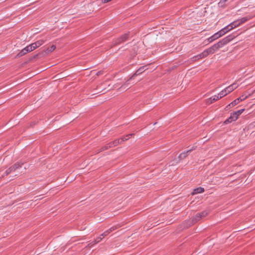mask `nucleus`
<instances>
[{
  "instance_id": "31",
  "label": "nucleus",
  "mask_w": 255,
  "mask_h": 255,
  "mask_svg": "<svg viewBox=\"0 0 255 255\" xmlns=\"http://www.w3.org/2000/svg\"><path fill=\"white\" fill-rule=\"evenodd\" d=\"M110 232L108 230H106V231H105L103 234H102L101 235V236H102V237H106L107 236H108L109 234H110Z\"/></svg>"
},
{
  "instance_id": "3",
  "label": "nucleus",
  "mask_w": 255,
  "mask_h": 255,
  "mask_svg": "<svg viewBox=\"0 0 255 255\" xmlns=\"http://www.w3.org/2000/svg\"><path fill=\"white\" fill-rule=\"evenodd\" d=\"M238 87V85L236 83H234L221 91L219 93V95H221V97H224L227 94L232 92L234 90L236 89Z\"/></svg>"
},
{
  "instance_id": "24",
  "label": "nucleus",
  "mask_w": 255,
  "mask_h": 255,
  "mask_svg": "<svg viewBox=\"0 0 255 255\" xmlns=\"http://www.w3.org/2000/svg\"><path fill=\"white\" fill-rule=\"evenodd\" d=\"M197 216L198 213L193 218L191 224H194L201 219L200 217Z\"/></svg>"
},
{
  "instance_id": "29",
  "label": "nucleus",
  "mask_w": 255,
  "mask_h": 255,
  "mask_svg": "<svg viewBox=\"0 0 255 255\" xmlns=\"http://www.w3.org/2000/svg\"><path fill=\"white\" fill-rule=\"evenodd\" d=\"M217 32L220 37L222 36L223 35H224V34H226L225 30H224V29H223V28H222V29H221L220 31H219Z\"/></svg>"
},
{
  "instance_id": "1",
  "label": "nucleus",
  "mask_w": 255,
  "mask_h": 255,
  "mask_svg": "<svg viewBox=\"0 0 255 255\" xmlns=\"http://www.w3.org/2000/svg\"><path fill=\"white\" fill-rule=\"evenodd\" d=\"M235 37V36L233 34L229 35L219 41L218 43L214 44V47L217 49V50H218L220 48L223 47L224 45L227 44L232 40Z\"/></svg>"
},
{
  "instance_id": "17",
  "label": "nucleus",
  "mask_w": 255,
  "mask_h": 255,
  "mask_svg": "<svg viewBox=\"0 0 255 255\" xmlns=\"http://www.w3.org/2000/svg\"><path fill=\"white\" fill-rule=\"evenodd\" d=\"M231 24L233 28H236L239 26H240L242 23H240V19H238L231 23Z\"/></svg>"
},
{
  "instance_id": "8",
  "label": "nucleus",
  "mask_w": 255,
  "mask_h": 255,
  "mask_svg": "<svg viewBox=\"0 0 255 255\" xmlns=\"http://www.w3.org/2000/svg\"><path fill=\"white\" fill-rule=\"evenodd\" d=\"M238 119V117L236 115V114L233 112L231 113L230 117L225 121L224 123L225 124H228L233 121H236Z\"/></svg>"
},
{
  "instance_id": "33",
  "label": "nucleus",
  "mask_w": 255,
  "mask_h": 255,
  "mask_svg": "<svg viewBox=\"0 0 255 255\" xmlns=\"http://www.w3.org/2000/svg\"><path fill=\"white\" fill-rule=\"evenodd\" d=\"M226 1H227V0H220V2L219 3V4L221 6H223Z\"/></svg>"
},
{
  "instance_id": "5",
  "label": "nucleus",
  "mask_w": 255,
  "mask_h": 255,
  "mask_svg": "<svg viewBox=\"0 0 255 255\" xmlns=\"http://www.w3.org/2000/svg\"><path fill=\"white\" fill-rule=\"evenodd\" d=\"M44 42V41L43 40H38L34 43H32V44H30L29 45L27 46L30 51H32L34 50L36 48L39 47L41 45H42Z\"/></svg>"
},
{
  "instance_id": "13",
  "label": "nucleus",
  "mask_w": 255,
  "mask_h": 255,
  "mask_svg": "<svg viewBox=\"0 0 255 255\" xmlns=\"http://www.w3.org/2000/svg\"><path fill=\"white\" fill-rule=\"evenodd\" d=\"M220 37V36H219L218 32H216L214 35H213L212 36H211V37L208 38V40L209 41V42H212L213 41H214L215 40H216Z\"/></svg>"
},
{
  "instance_id": "22",
  "label": "nucleus",
  "mask_w": 255,
  "mask_h": 255,
  "mask_svg": "<svg viewBox=\"0 0 255 255\" xmlns=\"http://www.w3.org/2000/svg\"><path fill=\"white\" fill-rule=\"evenodd\" d=\"M208 214V213L206 211H204L201 213H198L197 217H199L201 218V219H202V218L206 217Z\"/></svg>"
},
{
  "instance_id": "25",
  "label": "nucleus",
  "mask_w": 255,
  "mask_h": 255,
  "mask_svg": "<svg viewBox=\"0 0 255 255\" xmlns=\"http://www.w3.org/2000/svg\"><path fill=\"white\" fill-rule=\"evenodd\" d=\"M233 29V28L232 26L231 23L228 25L226 26V27H225L224 28H223V29H224L226 33Z\"/></svg>"
},
{
  "instance_id": "20",
  "label": "nucleus",
  "mask_w": 255,
  "mask_h": 255,
  "mask_svg": "<svg viewBox=\"0 0 255 255\" xmlns=\"http://www.w3.org/2000/svg\"><path fill=\"white\" fill-rule=\"evenodd\" d=\"M111 148L109 143L105 145V146H103L101 148L100 150H98V152H100L102 151H104L105 150H107L109 148Z\"/></svg>"
},
{
  "instance_id": "16",
  "label": "nucleus",
  "mask_w": 255,
  "mask_h": 255,
  "mask_svg": "<svg viewBox=\"0 0 255 255\" xmlns=\"http://www.w3.org/2000/svg\"><path fill=\"white\" fill-rule=\"evenodd\" d=\"M204 192V189L201 187H198L194 190L192 192V194H196L198 193H201Z\"/></svg>"
},
{
  "instance_id": "10",
  "label": "nucleus",
  "mask_w": 255,
  "mask_h": 255,
  "mask_svg": "<svg viewBox=\"0 0 255 255\" xmlns=\"http://www.w3.org/2000/svg\"><path fill=\"white\" fill-rule=\"evenodd\" d=\"M194 149L192 148L190 149H189L186 151L183 152L181 153H180L178 156V158L180 160H182L184 159L188 155V154L193 150Z\"/></svg>"
},
{
  "instance_id": "4",
  "label": "nucleus",
  "mask_w": 255,
  "mask_h": 255,
  "mask_svg": "<svg viewBox=\"0 0 255 255\" xmlns=\"http://www.w3.org/2000/svg\"><path fill=\"white\" fill-rule=\"evenodd\" d=\"M23 164V163L21 162H17L15 163L14 165L10 166L9 168H8L4 173V175H7L10 173L14 172L17 169L19 168L22 166Z\"/></svg>"
},
{
  "instance_id": "11",
  "label": "nucleus",
  "mask_w": 255,
  "mask_h": 255,
  "mask_svg": "<svg viewBox=\"0 0 255 255\" xmlns=\"http://www.w3.org/2000/svg\"><path fill=\"white\" fill-rule=\"evenodd\" d=\"M30 52L28 46H26V47H25L24 48H23V49H22L17 54V57H21L22 56H23L24 55L26 54V53H27L28 52Z\"/></svg>"
},
{
  "instance_id": "9",
  "label": "nucleus",
  "mask_w": 255,
  "mask_h": 255,
  "mask_svg": "<svg viewBox=\"0 0 255 255\" xmlns=\"http://www.w3.org/2000/svg\"><path fill=\"white\" fill-rule=\"evenodd\" d=\"M223 98L221 95H219V94L217 95H214L213 97H211L207 101V102L209 104H211L215 101H216L220 99Z\"/></svg>"
},
{
  "instance_id": "6",
  "label": "nucleus",
  "mask_w": 255,
  "mask_h": 255,
  "mask_svg": "<svg viewBox=\"0 0 255 255\" xmlns=\"http://www.w3.org/2000/svg\"><path fill=\"white\" fill-rule=\"evenodd\" d=\"M217 49L214 47V45L208 48L207 49L204 50L203 52H202V57H206L208 55L210 54H213L217 51Z\"/></svg>"
},
{
  "instance_id": "27",
  "label": "nucleus",
  "mask_w": 255,
  "mask_h": 255,
  "mask_svg": "<svg viewBox=\"0 0 255 255\" xmlns=\"http://www.w3.org/2000/svg\"><path fill=\"white\" fill-rule=\"evenodd\" d=\"M121 226L120 225H115V226H114L112 227L110 229H109L108 230L110 232V233H111L112 232H113V231L116 230V229H118Z\"/></svg>"
},
{
  "instance_id": "34",
  "label": "nucleus",
  "mask_w": 255,
  "mask_h": 255,
  "mask_svg": "<svg viewBox=\"0 0 255 255\" xmlns=\"http://www.w3.org/2000/svg\"><path fill=\"white\" fill-rule=\"evenodd\" d=\"M55 49H56V46H55V45H52L50 47V49H49V51H50V52H52V51H53V50H54Z\"/></svg>"
},
{
  "instance_id": "21",
  "label": "nucleus",
  "mask_w": 255,
  "mask_h": 255,
  "mask_svg": "<svg viewBox=\"0 0 255 255\" xmlns=\"http://www.w3.org/2000/svg\"><path fill=\"white\" fill-rule=\"evenodd\" d=\"M251 16H248L243 17L241 19H239L240 20V23L243 24V23H245V22L247 21L248 20L251 19Z\"/></svg>"
},
{
  "instance_id": "14",
  "label": "nucleus",
  "mask_w": 255,
  "mask_h": 255,
  "mask_svg": "<svg viewBox=\"0 0 255 255\" xmlns=\"http://www.w3.org/2000/svg\"><path fill=\"white\" fill-rule=\"evenodd\" d=\"M102 239V236H99L98 237V238H97L94 241L92 242L91 243H90L89 245H88V246L89 247H92L93 246H94V245H96V244L98 243L99 242H100Z\"/></svg>"
},
{
  "instance_id": "12",
  "label": "nucleus",
  "mask_w": 255,
  "mask_h": 255,
  "mask_svg": "<svg viewBox=\"0 0 255 255\" xmlns=\"http://www.w3.org/2000/svg\"><path fill=\"white\" fill-rule=\"evenodd\" d=\"M240 102V100L237 98L236 100H235L234 101H233L232 103L229 104L228 105H227L226 107V110H228L230 109L231 107H233L236 105L238 104Z\"/></svg>"
},
{
  "instance_id": "32",
  "label": "nucleus",
  "mask_w": 255,
  "mask_h": 255,
  "mask_svg": "<svg viewBox=\"0 0 255 255\" xmlns=\"http://www.w3.org/2000/svg\"><path fill=\"white\" fill-rule=\"evenodd\" d=\"M248 97V96H246V95H243L242 96H241L240 97L238 98V99L240 100V101L241 102V101L246 99Z\"/></svg>"
},
{
  "instance_id": "2",
  "label": "nucleus",
  "mask_w": 255,
  "mask_h": 255,
  "mask_svg": "<svg viewBox=\"0 0 255 255\" xmlns=\"http://www.w3.org/2000/svg\"><path fill=\"white\" fill-rule=\"evenodd\" d=\"M235 37V36L233 34L229 35L219 41L218 43L214 44V47L217 49V50H218L220 48L223 47L224 45L227 44L232 40Z\"/></svg>"
},
{
  "instance_id": "7",
  "label": "nucleus",
  "mask_w": 255,
  "mask_h": 255,
  "mask_svg": "<svg viewBox=\"0 0 255 255\" xmlns=\"http://www.w3.org/2000/svg\"><path fill=\"white\" fill-rule=\"evenodd\" d=\"M128 34L126 33V34L122 35L120 37H119V38L116 39L115 41H114L113 44L114 45L120 44L122 43V42L127 40L128 38Z\"/></svg>"
},
{
  "instance_id": "23",
  "label": "nucleus",
  "mask_w": 255,
  "mask_h": 255,
  "mask_svg": "<svg viewBox=\"0 0 255 255\" xmlns=\"http://www.w3.org/2000/svg\"><path fill=\"white\" fill-rule=\"evenodd\" d=\"M203 58L204 57H202V53H200V54L192 57V61H196L197 60H199V59Z\"/></svg>"
},
{
  "instance_id": "18",
  "label": "nucleus",
  "mask_w": 255,
  "mask_h": 255,
  "mask_svg": "<svg viewBox=\"0 0 255 255\" xmlns=\"http://www.w3.org/2000/svg\"><path fill=\"white\" fill-rule=\"evenodd\" d=\"M133 135H134L133 133L128 134L126 135V137H127L128 138H126L125 136L121 137V138H120V143H121L123 141L127 140L128 139V138H130Z\"/></svg>"
},
{
  "instance_id": "26",
  "label": "nucleus",
  "mask_w": 255,
  "mask_h": 255,
  "mask_svg": "<svg viewBox=\"0 0 255 255\" xmlns=\"http://www.w3.org/2000/svg\"><path fill=\"white\" fill-rule=\"evenodd\" d=\"M121 226L120 225H115V226H114L112 227L110 229H109L108 230L110 232V233H111L112 232H113V231L116 230V229H118Z\"/></svg>"
},
{
  "instance_id": "19",
  "label": "nucleus",
  "mask_w": 255,
  "mask_h": 255,
  "mask_svg": "<svg viewBox=\"0 0 255 255\" xmlns=\"http://www.w3.org/2000/svg\"><path fill=\"white\" fill-rule=\"evenodd\" d=\"M144 66H143V67H141L140 68H139L136 71V72L134 73V74L132 76V77L135 76V75H139L141 73H142L144 70Z\"/></svg>"
},
{
  "instance_id": "28",
  "label": "nucleus",
  "mask_w": 255,
  "mask_h": 255,
  "mask_svg": "<svg viewBox=\"0 0 255 255\" xmlns=\"http://www.w3.org/2000/svg\"><path fill=\"white\" fill-rule=\"evenodd\" d=\"M245 111V109H241V110H238L236 112H234L236 114V115L238 117H239V116L241 115L243 112Z\"/></svg>"
},
{
  "instance_id": "35",
  "label": "nucleus",
  "mask_w": 255,
  "mask_h": 255,
  "mask_svg": "<svg viewBox=\"0 0 255 255\" xmlns=\"http://www.w3.org/2000/svg\"><path fill=\"white\" fill-rule=\"evenodd\" d=\"M100 74V71L97 73V75H99Z\"/></svg>"
},
{
  "instance_id": "30",
  "label": "nucleus",
  "mask_w": 255,
  "mask_h": 255,
  "mask_svg": "<svg viewBox=\"0 0 255 255\" xmlns=\"http://www.w3.org/2000/svg\"><path fill=\"white\" fill-rule=\"evenodd\" d=\"M128 81H127L125 84H124L123 85H122L121 86V87L120 88V89H128Z\"/></svg>"
},
{
  "instance_id": "15",
  "label": "nucleus",
  "mask_w": 255,
  "mask_h": 255,
  "mask_svg": "<svg viewBox=\"0 0 255 255\" xmlns=\"http://www.w3.org/2000/svg\"><path fill=\"white\" fill-rule=\"evenodd\" d=\"M111 148L115 147L120 144V139H116L115 140L109 142Z\"/></svg>"
}]
</instances>
